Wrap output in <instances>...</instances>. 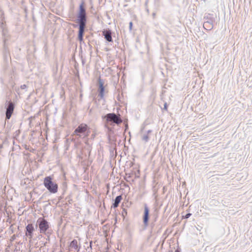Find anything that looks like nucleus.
Listing matches in <instances>:
<instances>
[{
	"label": "nucleus",
	"instance_id": "f03ea898",
	"mask_svg": "<svg viewBox=\"0 0 252 252\" xmlns=\"http://www.w3.org/2000/svg\"><path fill=\"white\" fill-rule=\"evenodd\" d=\"M43 183L45 188L50 192L55 193L58 191V186L52 182V178L50 176L45 177Z\"/></svg>",
	"mask_w": 252,
	"mask_h": 252
},
{
	"label": "nucleus",
	"instance_id": "ddd939ff",
	"mask_svg": "<svg viewBox=\"0 0 252 252\" xmlns=\"http://www.w3.org/2000/svg\"><path fill=\"white\" fill-rule=\"evenodd\" d=\"M99 88L100 89V94H101V95H102L103 94L104 88L103 87V83L101 82H99Z\"/></svg>",
	"mask_w": 252,
	"mask_h": 252
},
{
	"label": "nucleus",
	"instance_id": "39448f33",
	"mask_svg": "<svg viewBox=\"0 0 252 252\" xmlns=\"http://www.w3.org/2000/svg\"><path fill=\"white\" fill-rule=\"evenodd\" d=\"M88 128V126L85 124H81L77 128L74 130V133L75 134L78 135V133L85 132Z\"/></svg>",
	"mask_w": 252,
	"mask_h": 252
},
{
	"label": "nucleus",
	"instance_id": "2eb2a0df",
	"mask_svg": "<svg viewBox=\"0 0 252 252\" xmlns=\"http://www.w3.org/2000/svg\"><path fill=\"white\" fill-rule=\"evenodd\" d=\"M191 215V214H187L186 216H185V218L187 219V218H189Z\"/></svg>",
	"mask_w": 252,
	"mask_h": 252
},
{
	"label": "nucleus",
	"instance_id": "7ed1b4c3",
	"mask_svg": "<svg viewBox=\"0 0 252 252\" xmlns=\"http://www.w3.org/2000/svg\"><path fill=\"white\" fill-rule=\"evenodd\" d=\"M105 118L107 122H113L116 124H120L122 123V120L120 117V116H117L114 113L107 114Z\"/></svg>",
	"mask_w": 252,
	"mask_h": 252
},
{
	"label": "nucleus",
	"instance_id": "dca6fc26",
	"mask_svg": "<svg viewBox=\"0 0 252 252\" xmlns=\"http://www.w3.org/2000/svg\"><path fill=\"white\" fill-rule=\"evenodd\" d=\"M132 22H130V23H129V28H130V29H132Z\"/></svg>",
	"mask_w": 252,
	"mask_h": 252
},
{
	"label": "nucleus",
	"instance_id": "4468645a",
	"mask_svg": "<svg viewBox=\"0 0 252 252\" xmlns=\"http://www.w3.org/2000/svg\"><path fill=\"white\" fill-rule=\"evenodd\" d=\"M149 135L148 134L144 135L142 137V139L146 142L148 141V140H149Z\"/></svg>",
	"mask_w": 252,
	"mask_h": 252
},
{
	"label": "nucleus",
	"instance_id": "1a4fd4ad",
	"mask_svg": "<svg viewBox=\"0 0 252 252\" xmlns=\"http://www.w3.org/2000/svg\"><path fill=\"white\" fill-rule=\"evenodd\" d=\"M26 230L27 232L28 233V235L32 237V233L34 230L33 226L32 224H29L26 227ZM27 235L28 234L27 233Z\"/></svg>",
	"mask_w": 252,
	"mask_h": 252
},
{
	"label": "nucleus",
	"instance_id": "f257e3e1",
	"mask_svg": "<svg viewBox=\"0 0 252 252\" xmlns=\"http://www.w3.org/2000/svg\"><path fill=\"white\" fill-rule=\"evenodd\" d=\"M78 20L79 23L78 39L80 41H82L83 40V33L86 23V10L84 7V2H82L80 5Z\"/></svg>",
	"mask_w": 252,
	"mask_h": 252
},
{
	"label": "nucleus",
	"instance_id": "9d476101",
	"mask_svg": "<svg viewBox=\"0 0 252 252\" xmlns=\"http://www.w3.org/2000/svg\"><path fill=\"white\" fill-rule=\"evenodd\" d=\"M122 199V197L121 195H119L116 197L115 200V202L113 204V206L114 208H117L120 202Z\"/></svg>",
	"mask_w": 252,
	"mask_h": 252
},
{
	"label": "nucleus",
	"instance_id": "9b49d317",
	"mask_svg": "<svg viewBox=\"0 0 252 252\" xmlns=\"http://www.w3.org/2000/svg\"><path fill=\"white\" fill-rule=\"evenodd\" d=\"M70 247L77 249L78 248V242L76 240H73L70 244Z\"/></svg>",
	"mask_w": 252,
	"mask_h": 252
},
{
	"label": "nucleus",
	"instance_id": "0eeeda50",
	"mask_svg": "<svg viewBox=\"0 0 252 252\" xmlns=\"http://www.w3.org/2000/svg\"><path fill=\"white\" fill-rule=\"evenodd\" d=\"M149 209L147 206L144 207V215L143 218L144 223L145 225H147L149 220Z\"/></svg>",
	"mask_w": 252,
	"mask_h": 252
},
{
	"label": "nucleus",
	"instance_id": "6e6552de",
	"mask_svg": "<svg viewBox=\"0 0 252 252\" xmlns=\"http://www.w3.org/2000/svg\"><path fill=\"white\" fill-rule=\"evenodd\" d=\"M103 34L105 37V38L109 42L112 41L111 37V32L110 31H105L103 32Z\"/></svg>",
	"mask_w": 252,
	"mask_h": 252
},
{
	"label": "nucleus",
	"instance_id": "a211bd4d",
	"mask_svg": "<svg viewBox=\"0 0 252 252\" xmlns=\"http://www.w3.org/2000/svg\"><path fill=\"white\" fill-rule=\"evenodd\" d=\"M175 252H180V251L178 250H176Z\"/></svg>",
	"mask_w": 252,
	"mask_h": 252
},
{
	"label": "nucleus",
	"instance_id": "423d86ee",
	"mask_svg": "<svg viewBox=\"0 0 252 252\" xmlns=\"http://www.w3.org/2000/svg\"><path fill=\"white\" fill-rule=\"evenodd\" d=\"M14 106L12 102H9L8 106L6 109V117L7 119H9L13 112Z\"/></svg>",
	"mask_w": 252,
	"mask_h": 252
},
{
	"label": "nucleus",
	"instance_id": "f3484780",
	"mask_svg": "<svg viewBox=\"0 0 252 252\" xmlns=\"http://www.w3.org/2000/svg\"><path fill=\"white\" fill-rule=\"evenodd\" d=\"M164 108L165 109H167V106H166V104H165L164 105Z\"/></svg>",
	"mask_w": 252,
	"mask_h": 252
},
{
	"label": "nucleus",
	"instance_id": "20e7f679",
	"mask_svg": "<svg viewBox=\"0 0 252 252\" xmlns=\"http://www.w3.org/2000/svg\"><path fill=\"white\" fill-rule=\"evenodd\" d=\"M39 227L41 232H45L49 228L47 221L42 219L39 224Z\"/></svg>",
	"mask_w": 252,
	"mask_h": 252
},
{
	"label": "nucleus",
	"instance_id": "f8f14e48",
	"mask_svg": "<svg viewBox=\"0 0 252 252\" xmlns=\"http://www.w3.org/2000/svg\"><path fill=\"white\" fill-rule=\"evenodd\" d=\"M203 27L205 29H207V28H212V25L210 24V22H204L203 24Z\"/></svg>",
	"mask_w": 252,
	"mask_h": 252
}]
</instances>
